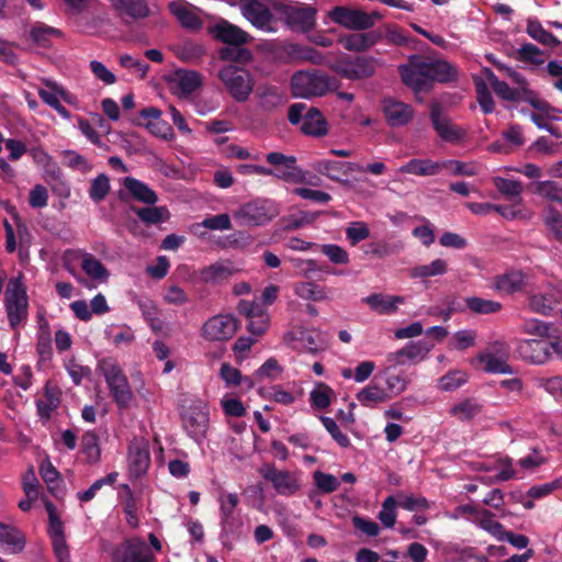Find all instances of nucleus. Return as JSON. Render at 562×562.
Segmentation results:
<instances>
[{
  "instance_id": "obj_45",
  "label": "nucleus",
  "mask_w": 562,
  "mask_h": 562,
  "mask_svg": "<svg viewBox=\"0 0 562 562\" xmlns=\"http://www.w3.org/2000/svg\"><path fill=\"white\" fill-rule=\"evenodd\" d=\"M525 276L521 271L513 270L496 278V288L506 293L522 289Z\"/></svg>"
},
{
  "instance_id": "obj_46",
  "label": "nucleus",
  "mask_w": 562,
  "mask_h": 562,
  "mask_svg": "<svg viewBox=\"0 0 562 562\" xmlns=\"http://www.w3.org/2000/svg\"><path fill=\"white\" fill-rule=\"evenodd\" d=\"M254 55L249 48L243 45H231L221 48L220 58L235 64L246 65L251 61Z\"/></svg>"
},
{
  "instance_id": "obj_21",
  "label": "nucleus",
  "mask_w": 562,
  "mask_h": 562,
  "mask_svg": "<svg viewBox=\"0 0 562 562\" xmlns=\"http://www.w3.org/2000/svg\"><path fill=\"white\" fill-rule=\"evenodd\" d=\"M266 160L271 166H283L284 170L279 171L277 178L286 182H303V171L296 167V158L294 156H286L279 151H271L266 156Z\"/></svg>"
},
{
  "instance_id": "obj_64",
  "label": "nucleus",
  "mask_w": 562,
  "mask_h": 562,
  "mask_svg": "<svg viewBox=\"0 0 562 562\" xmlns=\"http://www.w3.org/2000/svg\"><path fill=\"white\" fill-rule=\"evenodd\" d=\"M321 251L336 265H347L349 262L348 252L340 246L335 244H325L321 246Z\"/></svg>"
},
{
  "instance_id": "obj_8",
  "label": "nucleus",
  "mask_w": 562,
  "mask_h": 562,
  "mask_svg": "<svg viewBox=\"0 0 562 562\" xmlns=\"http://www.w3.org/2000/svg\"><path fill=\"white\" fill-rule=\"evenodd\" d=\"M376 59L369 56L348 57L337 60L333 67L334 71L349 80L370 78L375 72Z\"/></svg>"
},
{
  "instance_id": "obj_53",
  "label": "nucleus",
  "mask_w": 562,
  "mask_h": 562,
  "mask_svg": "<svg viewBox=\"0 0 562 562\" xmlns=\"http://www.w3.org/2000/svg\"><path fill=\"white\" fill-rule=\"evenodd\" d=\"M402 249L403 245L401 243L390 244L385 240H378L370 243L366 252L376 258H385L398 254Z\"/></svg>"
},
{
  "instance_id": "obj_55",
  "label": "nucleus",
  "mask_w": 562,
  "mask_h": 562,
  "mask_svg": "<svg viewBox=\"0 0 562 562\" xmlns=\"http://www.w3.org/2000/svg\"><path fill=\"white\" fill-rule=\"evenodd\" d=\"M543 222L553 238L562 244V214L554 206H548Z\"/></svg>"
},
{
  "instance_id": "obj_19",
  "label": "nucleus",
  "mask_w": 562,
  "mask_h": 562,
  "mask_svg": "<svg viewBox=\"0 0 562 562\" xmlns=\"http://www.w3.org/2000/svg\"><path fill=\"white\" fill-rule=\"evenodd\" d=\"M122 183L126 192L120 191L119 198L121 201H127L128 195L133 200L147 205H155L158 202V194L147 183L133 177H125Z\"/></svg>"
},
{
  "instance_id": "obj_10",
  "label": "nucleus",
  "mask_w": 562,
  "mask_h": 562,
  "mask_svg": "<svg viewBox=\"0 0 562 562\" xmlns=\"http://www.w3.org/2000/svg\"><path fill=\"white\" fill-rule=\"evenodd\" d=\"M154 554L140 538H130L115 547L112 562H153Z\"/></svg>"
},
{
  "instance_id": "obj_51",
  "label": "nucleus",
  "mask_w": 562,
  "mask_h": 562,
  "mask_svg": "<svg viewBox=\"0 0 562 562\" xmlns=\"http://www.w3.org/2000/svg\"><path fill=\"white\" fill-rule=\"evenodd\" d=\"M110 179L105 173L98 175L92 181L89 189V198L99 203L105 199L110 192Z\"/></svg>"
},
{
  "instance_id": "obj_56",
  "label": "nucleus",
  "mask_w": 562,
  "mask_h": 562,
  "mask_svg": "<svg viewBox=\"0 0 562 562\" xmlns=\"http://www.w3.org/2000/svg\"><path fill=\"white\" fill-rule=\"evenodd\" d=\"M521 90L510 88L505 81L499 80L492 89L503 100L518 102L521 99V94H532L526 86H520Z\"/></svg>"
},
{
  "instance_id": "obj_20",
  "label": "nucleus",
  "mask_w": 562,
  "mask_h": 562,
  "mask_svg": "<svg viewBox=\"0 0 562 562\" xmlns=\"http://www.w3.org/2000/svg\"><path fill=\"white\" fill-rule=\"evenodd\" d=\"M382 111L387 125L391 127L405 126L414 116L412 105L392 98H385L382 101Z\"/></svg>"
},
{
  "instance_id": "obj_24",
  "label": "nucleus",
  "mask_w": 562,
  "mask_h": 562,
  "mask_svg": "<svg viewBox=\"0 0 562 562\" xmlns=\"http://www.w3.org/2000/svg\"><path fill=\"white\" fill-rule=\"evenodd\" d=\"M432 345H428L425 341L408 342L402 349L389 353L386 359L394 366H403L406 361L417 362L426 357Z\"/></svg>"
},
{
  "instance_id": "obj_37",
  "label": "nucleus",
  "mask_w": 562,
  "mask_h": 562,
  "mask_svg": "<svg viewBox=\"0 0 562 562\" xmlns=\"http://www.w3.org/2000/svg\"><path fill=\"white\" fill-rule=\"evenodd\" d=\"M60 404L59 392L52 387L49 382L45 385L44 398L36 401V408L40 417L45 422L52 418V413L57 409Z\"/></svg>"
},
{
  "instance_id": "obj_60",
  "label": "nucleus",
  "mask_w": 562,
  "mask_h": 562,
  "mask_svg": "<svg viewBox=\"0 0 562 562\" xmlns=\"http://www.w3.org/2000/svg\"><path fill=\"white\" fill-rule=\"evenodd\" d=\"M63 164L74 170H81L87 172L91 169L88 160L75 150H64L61 153Z\"/></svg>"
},
{
  "instance_id": "obj_54",
  "label": "nucleus",
  "mask_w": 562,
  "mask_h": 562,
  "mask_svg": "<svg viewBox=\"0 0 562 562\" xmlns=\"http://www.w3.org/2000/svg\"><path fill=\"white\" fill-rule=\"evenodd\" d=\"M124 490L126 491V497L123 503V512L126 516V522L130 527L137 528L139 524L137 501L128 485H124Z\"/></svg>"
},
{
  "instance_id": "obj_36",
  "label": "nucleus",
  "mask_w": 562,
  "mask_h": 562,
  "mask_svg": "<svg viewBox=\"0 0 562 562\" xmlns=\"http://www.w3.org/2000/svg\"><path fill=\"white\" fill-rule=\"evenodd\" d=\"M357 400L362 406L374 407L378 404L387 402L390 395L382 386L375 383L374 379L357 394Z\"/></svg>"
},
{
  "instance_id": "obj_18",
  "label": "nucleus",
  "mask_w": 562,
  "mask_h": 562,
  "mask_svg": "<svg viewBox=\"0 0 562 562\" xmlns=\"http://www.w3.org/2000/svg\"><path fill=\"white\" fill-rule=\"evenodd\" d=\"M516 351L527 362L543 364L550 359V342L544 338L519 340Z\"/></svg>"
},
{
  "instance_id": "obj_3",
  "label": "nucleus",
  "mask_w": 562,
  "mask_h": 562,
  "mask_svg": "<svg viewBox=\"0 0 562 562\" xmlns=\"http://www.w3.org/2000/svg\"><path fill=\"white\" fill-rule=\"evenodd\" d=\"M271 5L292 31L307 33L315 27L317 11L312 5L285 0L273 1Z\"/></svg>"
},
{
  "instance_id": "obj_15",
  "label": "nucleus",
  "mask_w": 562,
  "mask_h": 562,
  "mask_svg": "<svg viewBox=\"0 0 562 562\" xmlns=\"http://www.w3.org/2000/svg\"><path fill=\"white\" fill-rule=\"evenodd\" d=\"M243 16L256 29L272 32L273 15L270 9L260 0H239Z\"/></svg>"
},
{
  "instance_id": "obj_23",
  "label": "nucleus",
  "mask_w": 562,
  "mask_h": 562,
  "mask_svg": "<svg viewBox=\"0 0 562 562\" xmlns=\"http://www.w3.org/2000/svg\"><path fill=\"white\" fill-rule=\"evenodd\" d=\"M116 15L125 22L145 19L149 15V7L145 0H108Z\"/></svg>"
},
{
  "instance_id": "obj_63",
  "label": "nucleus",
  "mask_w": 562,
  "mask_h": 562,
  "mask_svg": "<svg viewBox=\"0 0 562 562\" xmlns=\"http://www.w3.org/2000/svg\"><path fill=\"white\" fill-rule=\"evenodd\" d=\"M550 325L540 319H527L522 324V331L525 334L537 336L539 338H550Z\"/></svg>"
},
{
  "instance_id": "obj_5",
  "label": "nucleus",
  "mask_w": 562,
  "mask_h": 562,
  "mask_svg": "<svg viewBox=\"0 0 562 562\" xmlns=\"http://www.w3.org/2000/svg\"><path fill=\"white\" fill-rule=\"evenodd\" d=\"M280 213L278 204L269 199H255L243 204L236 212L235 218L243 225L262 226L271 222Z\"/></svg>"
},
{
  "instance_id": "obj_42",
  "label": "nucleus",
  "mask_w": 562,
  "mask_h": 562,
  "mask_svg": "<svg viewBox=\"0 0 562 562\" xmlns=\"http://www.w3.org/2000/svg\"><path fill=\"white\" fill-rule=\"evenodd\" d=\"M477 359L484 366L483 370L487 373H513V369L508 364L507 360L505 358L497 357L492 352L482 353L477 357Z\"/></svg>"
},
{
  "instance_id": "obj_29",
  "label": "nucleus",
  "mask_w": 562,
  "mask_h": 562,
  "mask_svg": "<svg viewBox=\"0 0 562 562\" xmlns=\"http://www.w3.org/2000/svg\"><path fill=\"white\" fill-rule=\"evenodd\" d=\"M256 97L259 106L265 111H272L286 101L284 91L280 87L269 83L259 85L256 89Z\"/></svg>"
},
{
  "instance_id": "obj_32",
  "label": "nucleus",
  "mask_w": 562,
  "mask_h": 562,
  "mask_svg": "<svg viewBox=\"0 0 562 562\" xmlns=\"http://www.w3.org/2000/svg\"><path fill=\"white\" fill-rule=\"evenodd\" d=\"M171 82L183 95L193 93L202 85V76L195 70L178 69Z\"/></svg>"
},
{
  "instance_id": "obj_7",
  "label": "nucleus",
  "mask_w": 562,
  "mask_h": 562,
  "mask_svg": "<svg viewBox=\"0 0 562 562\" xmlns=\"http://www.w3.org/2000/svg\"><path fill=\"white\" fill-rule=\"evenodd\" d=\"M182 426L190 438L200 443L206 436L210 411L202 401L193 402L181 413Z\"/></svg>"
},
{
  "instance_id": "obj_33",
  "label": "nucleus",
  "mask_w": 562,
  "mask_h": 562,
  "mask_svg": "<svg viewBox=\"0 0 562 562\" xmlns=\"http://www.w3.org/2000/svg\"><path fill=\"white\" fill-rule=\"evenodd\" d=\"M172 52L178 59L188 64H196L205 55L204 46L192 40L175 44Z\"/></svg>"
},
{
  "instance_id": "obj_13",
  "label": "nucleus",
  "mask_w": 562,
  "mask_h": 562,
  "mask_svg": "<svg viewBox=\"0 0 562 562\" xmlns=\"http://www.w3.org/2000/svg\"><path fill=\"white\" fill-rule=\"evenodd\" d=\"M259 473L280 495L291 496L300 490L297 479L290 471L278 470L271 463H265Z\"/></svg>"
},
{
  "instance_id": "obj_34",
  "label": "nucleus",
  "mask_w": 562,
  "mask_h": 562,
  "mask_svg": "<svg viewBox=\"0 0 562 562\" xmlns=\"http://www.w3.org/2000/svg\"><path fill=\"white\" fill-rule=\"evenodd\" d=\"M562 302V292L551 290L547 293L533 294L529 297V306L531 311L549 315L555 305Z\"/></svg>"
},
{
  "instance_id": "obj_57",
  "label": "nucleus",
  "mask_w": 562,
  "mask_h": 562,
  "mask_svg": "<svg viewBox=\"0 0 562 562\" xmlns=\"http://www.w3.org/2000/svg\"><path fill=\"white\" fill-rule=\"evenodd\" d=\"M468 381V374L463 371H450L439 380V387L446 392L459 389Z\"/></svg>"
},
{
  "instance_id": "obj_41",
  "label": "nucleus",
  "mask_w": 562,
  "mask_h": 562,
  "mask_svg": "<svg viewBox=\"0 0 562 562\" xmlns=\"http://www.w3.org/2000/svg\"><path fill=\"white\" fill-rule=\"evenodd\" d=\"M527 33L540 44L549 47H557L561 42L551 32L543 29L538 20H528Z\"/></svg>"
},
{
  "instance_id": "obj_49",
  "label": "nucleus",
  "mask_w": 562,
  "mask_h": 562,
  "mask_svg": "<svg viewBox=\"0 0 562 562\" xmlns=\"http://www.w3.org/2000/svg\"><path fill=\"white\" fill-rule=\"evenodd\" d=\"M535 193L562 205V186L555 181H538L536 183Z\"/></svg>"
},
{
  "instance_id": "obj_38",
  "label": "nucleus",
  "mask_w": 562,
  "mask_h": 562,
  "mask_svg": "<svg viewBox=\"0 0 562 562\" xmlns=\"http://www.w3.org/2000/svg\"><path fill=\"white\" fill-rule=\"evenodd\" d=\"M494 187L508 200L515 204L522 202V183L518 180L506 179L503 177H494L492 180Z\"/></svg>"
},
{
  "instance_id": "obj_22",
  "label": "nucleus",
  "mask_w": 562,
  "mask_h": 562,
  "mask_svg": "<svg viewBox=\"0 0 562 562\" xmlns=\"http://www.w3.org/2000/svg\"><path fill=\"white\" fill-rule=\"evenodd\" d=\"M130 473L136 477L145 474L150 464L148 443L144 440L134 441L127 452Z\"/></svg>"
},
{
  "instance_id": "obj_52",
  "label": "nucleus",
  "mask_w": 562,
  "mask_h": 562,
  "mask_svg": "<svg viewBox=\"0 0 562 562\" xmlns=\"http://www.w3.org/2000/svg\"><path fill=\"white\" fill-rule=\"evenodd\" d=\"M81 268L92 279L105 280L109 277L104 265L90 254L83 257Z\"/></svg>"
},
{
  "instance_id": "obj_61",
  "label": "nucleus",
  "mask_w": 562,
  "mask_h": 562,
  "mask_svg": "<svg viewBox=\"0 0 562 562\" xmlns=\"http://www.w3.org/2000/svg\"><path fill=\"white\" fill-rule=\"evenodd\" d=\"M339 43L342 44L345 49L349 52H366L369 49L364 33H351L339 38Z\"/></svg>"
},
{
  "instance_id": "obj_31",
  "label": "nucleus",
  "mask_w": 562,
  "mask_h": 562,
  "mask_svg": "<svg viewBox=\"0 0 562 562\" xmlns=\"http://www.w3.org/2000/svg\"><path fill=\"white\" fill-rule=\"evenodd\" d=\"M301 131L305 135L324 136L327 134V121L317 108H310L304 114Z\"/></svg>"
},
{
  "instance_id": "obj_30",
  "label": "nucleus",
  "mask_w": 562,
  "mask_h": 562,
  "mask_svg": "<svg viewBox=\"0 0 562 562\" xmlns=\"http://www.w3.org/2000/svg\"><path fill=\"white\" fill-rule=\"evenodd\" d=\"M29 36L34 45L47 49L53 47V38L63 37V32L43 22H35L30 29Z\"/></svg>"
},
{
  "instance_id": "obj_25",
  "label": "nucleus",
  "mask_w": 562,
  "mask_h": 562,
  "mask_svg": "<svg viewBox=\"0 0 562 562\" xmlns=\"http://www.w3.org/2000/svg\"><path fill=\"white\" fill-rule=\"evenodd\" d=\"M450 162L443 160L435 161L431 159L413 158L400 167L401 173H408L418 177H430L439 175L443 169L449 168Z\"/></svg>"
},
{
  "instance_id": "obj_40",
  "label": "nucleus",
  "mask_w": 562,
  "mask_h": 562,
  "mask_svg": "<svg viewBox=\"0 0 562 562\" xmlns=\"http://www.w3.org/2000/svg\"><path fill=\"white\" fill-rule=\"evenodd\" d=\"M370 307L379 314H392L397 310V303H403L402 296H384L382 294H371L364 299Z\"/></svg>"
},
{
  "instance_id": "obj_16",
  "label": "nucleus",
  "mask_w": 562,
  "mask_h": 562,
  "mask_svg": "<svg viewBox=\"0 0 562 562\" xmlns=\"http://www.w3.org/2000/svg\"><path fill=\"white\" fill-rule=\"evenodd\" d=\"M237 319L232 315H216L202 327V336L209 341L228 340L237 331Z\"/></svg>"
},
{
  "instance_id": "obj_39",
  "label": "nucleus",
  "mask_w": 562,
  "mask_h": 562,
  "mask_svg": "<svg viewBox=\"0 0 562 562\" xmlns=\"http://www.w3.org/2000/svg\"><path fill=\"white\" fill-rule=\"evenodd\" d=\"M315 170L323 176H326L330 180L341 182V177H346L352 171L347 168V162L337 161V160H319Z\"/></svg>"
},
{
  "instance_id": "obj_47",
  "label": "nucleus",
  "mask_w": 562,
  "mask_h": 562,
  "mask_svg": "<svg viewBox=\"0 0 562 562\" xmlns=\"http://www.w3.org/2000/svg\"><path fill=\"white\" fill-rule=\"evenodd\" d=\"M465 306L475 314H493L502 308L499 302L486 300L479 296H471L465 299Z\"/></svg>"
},
{
  "instance_id": "obj_44",
  "label": "nucleus",
  "mask_w": 562,
  "mask_h": 562,
  "mask_svg": "<svg viewBox=\"0 0 562 562\" xmlns=\"http://www.w3.org/2000/svg\"><path fill=\"white\" fill-rule=\"evenodd\" d=\"M294 293L307 301L321 302L327 300L325 288L314 282H299L294 285Z\"/></svg>"
},
{
  "instance_id": "obj_11",
  "label": "nucleus",
  "mask_w": 562,
  "mask_h": 562,
  "mask_svg": "<svg viewBox=\"0 0 562 562\" xmlns=\"http://www.w3.org/2000/svg\"><path fill=\"white\" fill-rule=\"evenodd\" d=\"M430 122L437 135L447 143H459L465 137V130L452 123L451 120L442 114V108L438 102L430 104Z\"/></svg>"
},
{
  "instance_id": "obj_62",
  "label": "nucleus",
  "mask_w": 562,
  "mask_h": 562,
  "mask_svg": "<svg viewBox=\"0 0 562 562\" xmlns=\"http://www.w3.org/2000/svg\"><path fill=\"white\" fill-rule=\"evenodd\" d=\"M333 389L322 384L318 389H315L310 394V401L314 408L325 409L330 405V396Z\"/></svg>"
},
{
  "instance_id": "obj_43",
  "label": "nucleus",
  "mask_w": 562,
  "mask_h": 562,
  "mask_svg": "<svg viewBox=\"0 0 562 562\" xmlns=\"http://www.w3.org/2000/svg\"><path fill=\"white\" fill-rule=\"evenodd\" d=\"M448 271L447 262L443 259H435L428 265H420L409 270L412 278L426 279L435 276H442Z\"/></svg>"
},
{
  "instance_id": "obj_48",
  "label": "nucleus",
  "mask_w": 562,
  "mask_h": 562,
  "mask_svg": "<svg viewBox=\"0 0 562 562\" xmlns=\"http://www.w3.org/2000/svg\"><path fill=\"white\" fill-rule=\"evenodd\" d=\"M131 211L146 225H155L164 222V213H168L166 207L147 206L138 207L131 206Z\"/></svg>"
},
{
  "instance_id": "obj_35",
  "label": "nucleus",
  "mask_w": 562,
  "mask_h": 562,
  "mask_svg": "<svg viewBox=\"0 0 562 562\" xmlns=\"http://www.w3.org/2000/svg\"><path fill=\"white\" fill-rule=\"evenodd\" d=\"M99 436L93 430L86 431L81 437L80 453L85 457L86 463L92 465L101 459Z\"/></svg>"
},
{
  "instance_id": "obj_50",
  "label": "nucleus",
  "mask_w": 562,
  "mask_h": 562,
  "mask_svg": "<svg viewBox=\"0 0 562 562\" xmlns=\"http://www.w3.org/2000/svg\"><path fill=\"white\" fill-rule=\"evenodd\" d=\"M480 413L481 405L471 400H465L450 408V414L461 422L471 420Z\"/></svg>"
},
{
  "instance_id": "obj_6",
  "label": "nucleus",
  "mask_w": 562,
  "mask_h": 562,
  "mask_svg": "<svg viewBox=\"0 0 562 562\" xmlns=\"http://www.w3.org/2000/svg\"><path fill=\"white\" fill-rule=\"evenodd\" d=\"M218 78L237 102H245L254 90V79L250 72L234 65L223 67Z\"/></svg>"
},
{
  "instance_id": "obj_12",
  "label": "nucleus",
  "mask_w": 562,
  "mask_h": 562,
  "mask_svg": "<svg viewBox=\"0 0 562 562\" xmlns=\"http://www.w3.org/2000/svg\"><path fill=\"white\" fill-rule=\"evenodd\" d=\"M279 56L285 63H311L319 66L325 61L323 53L312 46L299 43L284 42L279 47Z\"/></svg>"
},
{
  "instance_id": "obj_1",
  "label": "nucleus",
  "mask_w": 562,
  "mask_h": 562,
  "mask_svg": "<svg viewBox=\"0 0 562 562\" xmlns=\"http://www.w3.org/2000/svg\"><path fill=\"white\" fill-rule=\"evenodd\" d=\"M398 71L405 86L415 92L429 91L434 82H453L458 71L453 65L443 59H431L422 55H412L407 64L401 65Z\"/></svg>"
},
{
  "instance_id": "obj_27",
  "label": "nucleus",
  "mask_w": 562,
  "mask_h": 562,
  "mask_svg": "<svg viewBox=\"0 0 562 562\" xmlns=\"http://www.w3.org/2000/svg\"><path fill=\"white\" fill-rule=\"evenodd\" d=\"M26 544L23 532L15 526L0 522V550L4 553L16 554Z\"/></svg>"
},
{
  "instance_id": "obj_26",
  "label": "nucleus",
  "mask_w": 562,
  "mask_h": 562,
  "mask_svg": "<svg viewBox=\"0 0 562 562\" xmlns=\"http://www.w3.org/2000/svg\"><path fill=\"white\" fill-rule=\"evenodd\" d=\"M169 12L175 15L183 29L199 31L203 21L195 13L194 8L183 0H173L168 3Z\"/></svg>"
},
{
  "instance_id": "obj_14",
  "label": "nucleus",
  "mask_w": 562,
  "mask_h": 562,
  "mask_svg": "<svg viewBox=\"0 0 562 562\" xmlns=\"http://www.w3.org/2000/svg\"><path fill=\"white\" fill-rule=\"evenodd\" d=\"M328 18L348 30L366 31L372 27L368 13L360 9L338 5L328 12Z\"/></svg>"
},
{
  "instance_id": "obj_9",
  "label": "nucleus",
  "mask_w": 562,
  "mask_h": 562,
  "mask_svg": "<svg viewBox=\"0 0 562 562\" xmlns=\"http://www.w3.org/2000/svg\"><path fill=\"white\" fill-rule=\"evenodd\" d=\"M5 296L9 323L11 327L15 328L27 315L26 291L18 281H10Z\"/></svg>"
},
{
  "instance_id": "obj_17",
  "label": "nucleus",
  "mask_w": 562,
  "mask_h": 562,
  "mask_svg": "<svg viewBox=\"0 0 562 562\" xmlns=\"http://www.w3.org/2000/svg\"><path fill=\"white\" fill-rule=\"evenodd\" d=\"M238 272L229 261H216L196 272V282L205 285H221Z\"/></svg>"
},
{
  "instance_id": "obj_59",
  "label": "nucleus",
  "mask_w": 562,
  "mask_h": 562,
  "mask_svg": "<svg viewBox=\"0 0 562 562\" xmlns=\"http://www.w3.org/2000/svg\"><path fill=\"white\" fill-rule=\"evenodd\" d=\"M314 483L317 488L325 494L333 493L338 490L339 481L333 474L315 471L313 473Z\"/></svg>"
},
{
  "instance_id": "obj_4",
  "label": "nucleus",
  "mask_w": 562,
  "mask_h": 562,
  "mask_svg": "<svg viewBox=\"0 0 562 562\" xmlns=\"http://www.w3.org/2000/svg\"><path fill=\"white\" fill-rule=\"evenodd\" d=\"M99 369L109 386L111 396L120 408H127L133 398L128 380L117 362L112 358H104L99 362Z\"/></svg>"
},
{
  "instance_id": "obj_2",
  "label": "nucleus",
  "mask_w": 562,
  "mask_h": 562,
  "mask_svg": "<svg viewBox=\"0 0 562 562\" xmlns=\"http://www.w3.org/2000/svg\"><path fill=\"white\" fill-rule=\"evenodd\" d=\"M290 88L294 98L312 99L335 90L337 80L318 69L299 70L291 76Z\"/></svg>"
},
{
  "instance_id": "obj_58",
  "label": "nucleus",
  "mask_w": 562,
  "mask_h": 562,
  "mask_svg": "<svg viewBox=\"0 0 562 562\" xmlns=\"http://www.w3.org/2000/svg\"><path fill=\"white\" fill-rule=\"evenodd\" d=\"M476 99L481 106V110L485 114H490L494 111V100L491 91L483 80H475Z\"/></svg>"
},
{
  "instance_id": "obj_28",
  "label": "nucleus",
  "mask_w": 562,
  "mask_h": 562,
  "mask_svg": "<svg viewBox=\"0 0 562 562\" xmlns=\"http://www.w3.org/2000/svg\"><path fill=\"white\" fill-rule=\"evenodd\" d=\"M214 36L220 42L231 45H245L249 43L252 37L246 31L239 26L229 23L228 21H222L216 24L213 30Z\"/></svg>"
}]
</instances>
